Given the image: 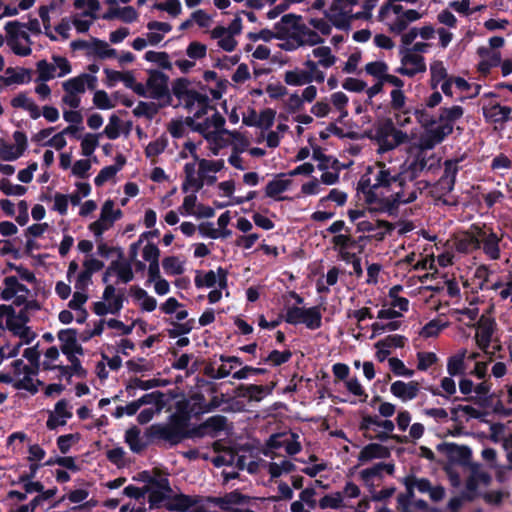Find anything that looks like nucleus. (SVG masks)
<instances>
[{
  "mask_svg": "<svg viewBox=\"0 0 512 512\" xmlns=\"http://www.w3.org/2000/svg\"><path fill=\"white\" fill-rule=\"evenodd\" d=\"M463 114L464 109L459 105L442 108L437 119H433L423 109L415 111V116L424 131L415 145L417 151L407 171L416 175L418 172L430 171L439 166L440 159L429 150L442 143L453 132L454 123Z\"/></svg>",
  "mask_w": 512,
  "mask_h": 512,
  "instance_id": "nucleus-1",
  "label": "nucleus"
},
{
  "mask_svg": "<svg viewBox=\"0 0 512 512\" xmlns=\"http://www.w3.org/2000/svg\"><path fill=\"white\" fill-rule=\"evenodd\" d=\"M277 38L282 40L280 48L294 51L303 46H316L322 44L324 39L308 25L301 22V17L295 14H286L276 24Z\"/></svg>",
  "mask_w": 512,
  "mask_h": 512,
  "instance_id": "nucleus-2",
  "label": "nucleus"
},
{
  "mask_svg": "<svg viewBox=\"0 0 512 512\" xmlns=\"http://www.w3.org/2000/svg\"><path fill=\"white\" fill-rule=\"evenodd\" d=\"M40 365L45 371H57V377L71 379L73 376L84 378L87 374L79 358L64 356L56 346L48 347L43 352Z\"/></svg>",
  "mask_w": 512,
  "mask_h": 512,
  "instance_id": "nucleus-3",
  "label": "nucleus"
},
{
  "mask_svg": "<svg viewBox=\"0 0 512 512\" xmlns=\"http://www.w3.org/2000/svg\"><path fill=\"white\" fill-rule=\"evenodd\" d=\"M394 161H378L373 166L368 167L367 172L362 176L360 185L363 189L370 188H392L397 184L400 177L406 170L401 169Z\"/></svg>",
  "mask_w": 512,
  "mask_h": 512,
  "instance_id": "nucleus-4",
  "label": "nucleus"
},
{
  "mask_svg": "<svg viewBox=\"0 0 512 512\" xmlns=\"http://www.w3.org/2000/svg\"><path fill=\"white\" fill-rule=\"evenodd\" d=\"M422 16L417 10L404 9L402 5L388 1L380 8L378 18L389 32L399 35L410 23L418 21Z\"/></svg>",
  "mask_w": 512,
  "mask_h": 512,
  "instance_id": "nucleus-5",
  "label": "nucleus"
},
{
  "mask_svg": "<svg viewBox=\"0 0 512 512\" xmlns=\"http://www.w3.org/2000/svg\"><path fill=\"white\" fill-rule=\"evenodd\" d=\"M371 133L372 140L378 145V152L393 150L410 141V136L390 119L378 122Z\"/></svg>",
  "mask_w": 512,
  "mask_h": 512,
  "instance_id": "nucleus-6",
  "label": "nucleus"
},
{
  "mask_svg": "<svg viewBox=\"0 0 512 512\" xmlns=\"http://www.w3.org/2000/svg\"><path fill=\"white\" fill-rule=\"evenodd\" d=\"M25 312L15 313L12 306L0 305V328L7 329L21 339V344H29L36 338V333L26 325Z\"/></svg>",
  "mask_w": 512,
  "mask_h": 512,
  "instance_id": "nucleus-7",
  "label": "nucleus"
},
{
  "mask_svg": "<svg viewBox=\"0 0 512 512\" xmlns=\"http://www.w3.org/2000/svg\"><path fill=\"white\" fill-rule=\"evenodd\" d=\"M97 77L90 74H79L62 82L64 91L62 103L72 109H77L81 103V96L86 89L94 90L97 86Z\"/></svg>",
  "mask_w": 512,
  "mask_h": 512,
  "instance_id": "nucleus-8",
  "label": "nucleus"
},
{
  "mask_svg": "<svg viewBox=\"0 0 512 512\" xmlns=\"http://www.w3.org/2000/svg\"><path fill=\"white\" fill-rule=\"evenodd\" d=\"M415 175L405 171L397 184L392 188L391 194L387 197L388 202L393 204H407L417 199L428 188L425 181H414Z\"/></svg>",
  "mask_w": 512,
  "mask_h": 512,
  "instance_id": "nucleus-9",
  "label": "nucleus"
},
{
  "mask_svg": "<svg viewBox=\"0 0 512 512\" xmlns=\"http://www.w3.org/2000/svg\"><path fill=\"white\" fill-rule=\"evenodd\" d=\"M357 4L358 0H334L324 11V15L336 28L346 29L353 19H361L368 14L367 12L354 13Z\"/></svg>",
  "mask_w": 512,
  "mask_h": 512,
  "instance_id": "nucleus-10",
  "label": "nucleus"
},
{
  "mask_svg": "<svg viewBox=\"0 0 512 512\" xmlns=\"http://www.w3.org/2000/svg\"><path fill=\"white\" fill-rule=\"evenodd\" d=\"M105 284L102 300L94 303L93 311L98 316L119 314L125 301L124 290L116 288L110 282Z\"/></svg>",
  "mask_w": 512,
  "mask_h": 512,
  "instance_id": "nucleus-11",
  "label": "nucleus"
},
{
  "mask_svg": "<svg viewBox=\"0 0 512 512\" xmlns=\"http://www.w3.org/2000/svg\"><path fill=\"white\" fill-rule=\"evenodd\" d=\"M0 296L4 301L12 300L17 306L25 304L27 309L39 308L37 302L28 301L30 290L20 283L15 276H9L4 279L3 288L0 290Z\"/></svg>",
  "mask_w": 512,
  "mask_h": 512,
  "instance_id": "nucleus-12",
  "label": "nucleus"
},
{
  "mask_svg": "<svg viewBox=\"0 0 512 512\" xmlns=\"http://www.w3.org/2000/svg\"><path fill=\"white\" fill-rule=\"evenodd\" d=\"M37 367L26 364L22 359L13 361L11 365V375L13 378V387L16 389H24L35 393L40 384L37 376Z\"/></svg>",
  "mask_w": 512,
  "mask_h": 512,
  "instance_id": "nucleus-13",
  "label": "nucleus"
},
{
  "mask_svg": "<svg viewBox=\"0 0 512 512\" xmlns=\"http://www.w3.org/2000/svg\"><path fill=\"white\" fill-rule=\"evenodd\" d=\"M36 81L46 82L55 77H64L72 72V67L67 58L59 55L52 56V62L40 60L36 64Z\"/></svg>",
  "mask_w": 512,
  "mask_h": 512,
  "instance_id": "nucleus-14",
  "label": "nucleus"
},
{
  "mask_svg": "<svg viewBox=\"0 0 512 512\" xmlns=\"http://www.w3.org/2000/svg\"><path fill=\"white\" fill-rule=\"evenodd\" d=\"M286 321L290 324L303 323L309 329H317L321 326V313L317 307L308 309L293 306L287 309Z\"/></svg>",
  "mask_w": 512,
  "mask_h": 512,
  "instance_id": "nucleus-15",
  "label": "nucleus"
},
{
  "mask_svg": "<svg viewBox=\"0 0 512 512\" xmlns=\"http://www.w3.org/2000/svg\"><path fill=\"white\" fill-rule=\"evenodd\" d=\"M168 76L159 71H150L144 85L146 94L142 97H149L154 100H168L170 97L168 87Z\"/></svg>",
  "mask_w": 512,
  "mask_h": 512,
  "instance_id": "nucleus-16",
  "label": "nucleus"
},
{
  "mask_svg": "<svg viewBox=\"0 0 512 512\" xmlns=\"http://www.w3.org/2000/svg\"><path fill=\"white\" fill-rule=\"evenodd\" d=\"M185 149L189 151L192 159L197 161L203 184L205 181H207V183H213L215 181V177L210 176V174L221 171L224 167V161L200 158L197 154V146L193 142L185 143Z\"/></svg>",
  "mask_w": 512,
  "mask_h": 512,
  "instance_id": "nucleus-17",
  "label": "nucleus"
},
{
  "mask_svg": "<svg viewBox=\"0 0 512 512\" xmlns=\"http://www.w3.org/2000/svg\"><path fill=\"white\" fill-rule=\"evenodd\" d=\"M105 84L108 87H114L118 82H122L125 87L131 89L139 96L146 94L144 85L138 83L132 71H117L109 68L104 69Z\"/></svg>",
  "mask_w": 512,
  "mask_h": 512,
  "instance_id": "nucleus-18",
  "label": "nucleus"
},
{
  "mask_svg": "<svg viewBox=\"0 0 512 512\" xmlns=\"http://www.w3.org/2000/svg\"><path fill=\"white\" fill-rule=\"evenodd\" d=\"M360 428L370 433V438H376L381 441L389 439L395 425L391 420H382L377 416H365L362 419Z\"/></svg>",
  "mask_w": 512,
  "mask_h": 512,
  "instance_id": "nucleus-19",
  "label": "nucleus"
},
{
  "mask_svg": "<svg viewBox=\"0 0 512 512\" xmlns=\"http://www.w3.org/2000/svg\"><path fill=\"white\" fill-rule=\"evenodd\" d=\"M492 481L491 475L481 469L479 465L472 467V472L465 484V491L463 497L467 500H473L479 495L481 487H487Z\"/></svg>",
  "mask_w": 512,
  "mask_h": 512,
  "instance_id": "nucleus-20",
  "label": "nucleus"
},
{
  "mask_svg": "<svg viewBox=\"0 0 512 512\" xmlns=\"http://www.w3.org/2000/svg\"><path fill=\"white\" fill-rule=\"evenodd\" d=\"M406 489L414 492L418 490L420 493L428 494L429 498L434 502H439L445 497V489L443 486L438 484H432L426 478L412 477L406 479Z\"/></svg>",
  "mask_w": 512,
  "mask_h": 512,
  "instance_id": "nucleus-21",
  "label": "nucleus"
},
{
  "mask_svg": "<svg viewBox=\"0 0 512 512\" xmlns=\"http://www.w3.org/2000/svg\"><path fill=\"white\" fill-rule=\"evenodd\" d=\"M396 71L407 77H414L417 74L424 73L426 71L424 57L413 51L404 50L401 52L400 66Z\"/></svg>",
  "mask_w": 512,
  "mask_h": 512,
  "instance_id": "nucleus-22",
  "label": "nucleus"
},
{
  "mask_svg": "<svg viewBox=\"0 0 512 512\" xmlns=\"http://www.w3.org/2000/svg\"><path fill=\"white\" fill-rule=\"evenodd\" d=\"M112 277H116L117 283L127 284L134 279L132 265L127 260L112 261L103 273V283L111 281Z\"/></svg>",
  "mask_w": 512,
  "mask_h": 512,
  "instance_id": "nucleus-23",
  "label": "nucleus"
},
{
  "mask_svg": "<svg viewBox=\"0 0 512 512\" xmlns=\"http://www.w3.org/2000/svg\"><path fill=\"white\" fill-rule=\"evenodd\" d=\"M213 449L217 453L211 461L216 467H236L238 470H244L245 468V456L239 455L230 448H221V445L217 442L213 444Z\"/></svg>",
  "mask_w": 512,
  "mask_h": 512,
  "instance_id": "nucleus-24",
  "label": "nucleus"
},
{
  "mask_svg": "<svg viewBox=\"0 0 512 512\" xmlns=\"http://www.w3.org/2000/svg\"><path fill=\"white\" fill-rule=\"evenodd\" d=\"M152 486H146L150 508L165 507L169 499L171 488L166 477H160Z\"/></svg>",
  "mask_w": 512,
  "mask_h": 512,
  "instance_id": "nucleus-25",
  "label": "nucleus"
},
{
  "mask_svg": "<svg viewBox=\"0 0 512 512\" xmlns=\"http://www.w3.org/2000/svg\"><path fill=\"white\" fill-rule=\"evenodd\" d=\"M501 236L497 235L491 229L480 227L478 229V248L482 247L483 252L492 260L500 258L499 242Z\"/></svg>",
  "mask_w": 512,
  "mask_h": 512,
  "instance_id": "nucleus-26",
  "label": "nucleus"
},
{
  "mask_svg": "<svg viewBox=\"0 0 512 512\" xmlns=\"http://www.w3.org/2000/svg\"><path fill=\"white\" fill-rule=\"evenodd\" d=\"M60 350L64 356L79 358L84 354L83 347L78 343L77 333L74 329H62L57 333Z\"/></svg>",
  "mask_w": 512,
  "mask_h": 512,
  "instance_id": "nucleus-27",
  "label": "nucleus"
},
{
  "mask_svg": "<svg viewBox=\"0 0 512 512\" xmlns=\"http://www.w3.org/2000/svg\"><path fill=\"white\" fill-rule=\"evenodd\" d=\"M495 321L489 316L482 315L478 321V327L475 334L477 346L484 352L489 354L488 347L493 340L495 332Z\"/></svg>",
  "mask_w": 512,
  "mask_h": 512,
  "instance_id": "nucleus-28",
  "label": "nucleus"
},
{
  "mask_svg": "<svg viewBox=\"0 0 512 512\" xmlns=\"http://www.w3.org/2000/svg\"><path fill=\"white\" fill-rule=\"evenodd\" d=\"M187 125L195 132L200 133L203 137L218 128L225 125V118L218 112L213 111L210 115L202 120L187 119Z\"/></svg>",
  "mask_w": 512,
  "mask_h": 512,
  "instance_id": "nucleus-29",
  "label": "nucleus"
},
{
  "mask_svg": "<svg viewBox=\"0 0 512 512\" xmlns=\"http://www.w3.org/2000/svg\"><path fill=\"white\" fill-rule=\"evenodd\" d=\"M195 285L198 288L217 287L220 289H227V271L219 267L216 271L210 270L206 273H197L195 277Z\"/></svg>",
  "mask_w": 512,
  "mask_h": 512,
  "instance_id": "nucleus-30",
  "label": "nucleus"
},
{
  "mask_svg": "<svg viewBox=\"0 0 512 512\" xmlns=\"http://www.w3.org/2000/svg\"><path fill=\"white\" fill-rule=\"evenodd\" d=\"M202 499L199 496H189L184 494H173L171 491L168 501L166 502V509L170 511L186 512L196 510Z\"/></svg>",
  "mask_w": 512,
  "mask_h": 512,
  "instance_id": "nucleus-31",
  "label": "nucleus"
},
{
  "mask_svg": "<svg viewBox=\"0 0 512 512\" xmlns=\"http://www.w3.org/2000/svg\"><path fill=\"white\" fill-rule=\"evenodd\" d=\"M420 390L421 384L416 380L408 382L398 380L393 382L390 386L391 394L402 402L414 400L419 395Z\"/></svg>",
  "mask_w": 512,
  "mask_h": 512,
  "instance_id": "nucleus-32",
  "label": "nucleus"
},
{
  "mask_svg": "<svg viewBox=\"0 0 512 512\" xmlns=\"http://www.w3.org/2000/svg\"><path fill=\"white\" fill-rule=\"evenodd\" d=\"M208 34L210 39L216 43L217 47L225 52H233L238 45L236 37L222 25L215 26Z\"/></svg>",
  "mask_w": 512,
  "mask_h": 512,
  "instance_id": "nucleus-33",
  "label": "nucleus"
},
{
  "mask_svg": "<svg viewBox=\"0 0 512 512\" xmlns=\"http://www.w3.org/2000/svg\"><path fill=\"white\" fill-rule=\"evenodd\" d=\"M231 133L232 132L225 129V125H221V128L210 133L208 132V134L203 137L207 141L208 149L212 155L217 156L221 149L230 144Z\"/></svg>",
  "mask_w": 512,
  "mask_h": 512,
  "instance_id": "nucleus-34",
  "label": "nucleus"
},
{
  "mask_svg": "<svg viewBox=\"0 0 512 512\" xmlns=\"http://www.w3.org/2000/svg\"><path fill=\"white\" fill-rule=\"evenodd\" d=\"M132 299L142 312H153L157 308V300L140 286H131L129 289Z\"/></svg>",
  "mask_w": 512,
  "mask_h": 512,
  "instance_id": "nucleus-35",
  "label": "nucleus"
},
{
  "mask_svg": "<svg viewBox=\"0 0 512 512\" xmlns=\"http://www.w3.org/2000/svg\"><path fill=\"white\" fill-rule=\"evenodd\" d=\"M479 226H473L470 231L458 235L454 239V248L461 253H470L478 249V229Z\"/></svg>",
  "mask_w": 512,
  "mask_h": 512,
  "instance_id": "nucleus-36",
  "label": "nucleus"
},
{
  "mask_svg": "<svg viewBox=\"0 0 512 512\" xmlns=\"http://www.w3.org/2000/svg\"><path fill=\"white\" fill-rule=\"evenodd\" d=\"M184 175L183 191L187 192L190 189L198 191L203 187L197 161L193 160V162H188L184 165Z\"/></svg>",
  "mask_w": 512,
  "mask_h": 512,
  "instance_id": "nucleus-37",
  "label": "nucleus"
},
{
  "mask_svg": "<svg viewBox=\"0 0 512 512\" xmlns=\"http://www.w3.org/2000/svg\"><path fill=\"white\" fill-rule=\"evenodd\" d=\"M72 417V413L69 410L68 402L65 399L58 401L54 407V410L50 413L47 420V427L51 430L58 426H63L67 423V420Z\"/></svg>",
  "mask_w": 512,
  "mask_h": 512,
  "instance_id": "nucleus-38",
  "label": "nucleus"
},
{
  "mask_svg": "<svg viewBox=\"0 0 512 512\" xmlns=\"http://www.w3.org/2000/svg\"><path fill=\"white\" fill-rule=\"evenodd\" d=\"M10 104L15 109L26 111L32 119H38L41 115L39 106L27 93L21 92L11 98Z\"/></svg>",
  "mask_w": 512,
  "mask_h": 512,
  "instance_id": "nucleus-39",
  "label": "nucleus"
},
{
  "mask_svg": "<svg viewBox=\"0 0 512 512\" xmlns=\"http://www.w3.org/2000/svg\"><path fill=\"white\" fill-rule=\"evenodd\" d=\"M438 450L445 454L451 461L465 463L471 457V450L466 446L454 443L438 445Z\"/></svg>",
  "mask_w": 512,
  "mask_h": 512,
  "instance_id": "nucleus-40",
  "label": "nucleus"
},
{
  "mask_svg": "<svg viewBox=\"0 0 512 512\" xmlns=\"http://www.w3.org/2000/svg\"><path fill=\"white\" fill-rule=\"evenodd\" d=\"M149 32L146 34L148 37L149 45L155 46L159 44L166 34L172 30V26L167 22L150 21L147 24Z\"/></svg>",
  "mask_w": 512,
  "mask_h": 512,
  "instance_id": "nucleus-41",
  "label": "nucleus"
},
{
  "mask_svg": "<svg viewBox=\"0 0 512 512\" xmlns=\"http://www.w3.org/2000/svg\"><path fill=\"white\" fill-rule=\"evenodd\" d=\"M458 171L457 162L446 161L444 174L436 184V189L441 190L443 193L450 192L455 183V177Z\"/></svg>",
  "mask_w": 512,
  "mask_h": 512,
  "instance_id": "nucleus-42",
  "label": "nucleus"
},
{
  "mask_svg": "<svg viewBox=\"0 0 512 512\" xmlns=\"http://www.w3.org/2000/svg\"><path fill=\"white\" fill-rule=\"evenodd\" d=\"M263 468L268 472L271 478H278L295 470V465L286 458L279 461L271 460L263 464Z\"/></svg>",
  "mask_w": 512,
  "mask_h": 512,
  "instance_id": "nucleus-43",
  "label": "nucleus"
},
{
  "mask_svg": "<svg viewBox=\"0 0 512 512\" xmlns=\"http://www.w3.org/2000/svg\"><path fill=\"white\" fill-rule=\"evenodd\" d=\"M467 349H460L447 360V372L450 376L463 375L466 372Z\"/></svg>",
  "mask_w": 512,
  "mask_h": 512,
  "instance_id": "nucleus-44",
  "label": "nucleus"
},
{
  "mask_svg": "<svg viewBox=\"0 0 512 512\" xmlns=\"http://www.w3.org/2000/svg\"><path fill=\"white\" fill-rule=\"evenodd\" d=\"M160 311L165 315H175L177 320H185L188 317V311L184 305L180 303L175 297H169L159 306Z\"/></svg>",
  "mask_w": 512,
  "mask_h": 512,
  "instance_id": "nucleus-45",
  "label": "nucleus"
},
{
  "mask_svg": "<svg viewBox=\"0 0 512 512\" xmlns=\"http://www.w3.org/2000/svg\"><path fill=\"white\" fill-rule=\"evenodd\" d=\"M6 77L2 78L6 86L24 84L31 81V71L23 67H9L5 71Z\"/></svg>",
  "mask_w": 512,
  "mask_h": 512,
  "instance_id": "nucleus-46",
  "label": "nucleus"
},
{
  "mask_svg": "<svg viewBox=\"0 0 512 512\" xmlns=\"http://www.w3.org/2000/svg\"><path fill=\"white\" fill-rule=\"evenodd\" d=\"M88 300V294L86 291L76 290L72 299L68 302V307L76 313V320L78 322H83L87 317V311L85 309V304Z\"/></svg>",
  "mask_w": 512,
  "mask_h": 512,
  "instance_id": "nucleus-47",
  "label": "nucleus"
},
{
  "mask_svg": "<svg viewBox=\"0 0 512 512\" xmlns=\"http://www.w3.org/2000/svg\"><path fill=\"white\" fill-rule=\"evenodd\" d=\"M389 455L388 449L380 444L372 443L365 446L359 453L358 461L363 464L373 459L386 458Z\"/></svg>",
  "mask_w": 512,
  "mask_h": 512,
  "instance_id": "nucleus-48",
  "label": "nucleus"
},
{
  "mask_svg": "<svg viewBox=\"0 0 512 512\" xmlns=\"http://www.w3.org/2000/svg\"><path fill=\"white\" fill-rule=\"evenodd\" d=\"M450 313L452 317L464 325L471 326L478 318L479 309L474 303H470L468 307L452 309Z\"/></svg>",
  "mask_w": 512,
  "mask_h": 512,
  "instance_id": "nucleus-49",
  "label": "nucleus"
},
{
  "mask_svg": "<svg viewBox=\"0 0 512 512\" xmlns=\"http://www.w3.org/2000/svg\"><path fill=\"white\" fill-rule=\"evenodd\" d=\"M291 184V179L288 178L286 174H281L266 185L265 194L270 198H277L278 195L285 192Z\"/></svg>",
  "mask_w": 512,
  "mask_h": 512,
  "instance_id": "nucleus-50",
  "label": "nucleus"
},
{
  "mask_svg": "<svg viewBox=\"0 0 512 512\" xmlns=\"http://www.w3.org/2000/svg\"><path fill=\"white\" fill-rule=\"evenodd\" d=\"M162 394L160 392H153L149 394L143 395L141 398L130 402L126 406H124L125 414L132 416L134 415L140 407L143 405L155 404L158 405L161 401Z\"/></svg>",
  "mask_w": 512,
  "mask_h": 512,
  "instance_id": "nucleus-51",
  "label": "nucleus"
},
{
  "mask_svg": "<svg viewBox=\"0 0 512 512\" xmlns=\"http://www.w3.org/2000/svg\"><path fill=\"white\" fill-rule=\"evenodd\" d=\"M126 160L122 155L116 157L114 165L106 166L101 169L99 174L95 177V184L97 186L103 185L105 182L111 180L122 169Z\"/></svg>",
  "mask_w": 512,
  "mask_h": 512,
  "instance_id": "nucleus-52",
  "label": "nucleus"
},
{
  "mask_svg": "<svg viewBox=\"0 0 512 512\" xmlns=\"http://www.w3.org/2000/svg\"><path fill=\"white\" fill-rule=\"evenodd\" d=\"M152 433L155 437L175 445L180 442L182 436L180 432L170 425L152 426Z\"/></svg>",
  "mask_w": 512,
  "mask_h": 512,
  "instance_id": "nucleus-53",
  "label": "nucleus"
},
{
  "mask_svg": "<svg viewBox=\"0 0 512 512\" xmlns=\"http://www.w3.org/2000/svg\"><path fill=\"white\" fill-rule=\"evenodd\" d=\"M312 55L317 59L318 64L323 68H330L336 63V56L332 54L331 48L321 44L316 45L312 50Z\"/></svg>",
  "mask_w": 512,
  "mask_h": 512,
  "instance_id": "nucleus-54",
  "label": "nucleus"
},
{
  "mask_svg": "<svg viewBox=\"0 0 512 512\" xmlns=\"http://www.w3.org/2000/svg\"><path fill=\"white\" fill-rule=\"evenodd\" d=\"M7 43L24 40V42H30L29 34L23 30V24L18 21H10L5 27Z\"/></svg>",
  "mask_w": 512,
  "mask_h": 512,
  "instance_id": "nucleus-55",
  "label": "nucleus"
},
{
  "mask_svg": "<svg viewBox=\"0 0 512 512\" xmlns=\"http://www.w3.org/2000/svg\"><path fill=\"white\" fill-rule=\"evenodd\" d=\"M284 82L290 86H302L313 82V80L304 69L296 68L284 73Z\"/></svg>",
  "mask_w": 512,
  "mask_h": 512,
  "instance_id": "nucleus-56",
  "label": "nucleus"
},
{
  "mask_svg": "<svg viewBox=\"0 0 512 512\" xmlns=\"http://www.w3.org/2000/svg\"><path fill=\"white\" fill-rule=\"evenodd\" d=\"M91 50L90 54L100 58V59H109L116 58L117 51L110 47V45L102 40L93 38L91 40Z\"/></svg>",
  "mask_w": 512,
  "mask_h": 512,
  "instance_id": "nucleus-57",
  "label": "nucleus"
},
{
  "mask_svg": "<svg viewBox=\"0 0 512 512\" xmlns=\"http://www.w3.org/2000/svg\"><path fill=\"white\" fill-rule=\"evenodd\" d=\"M194 326V320L189 319L187 321L177 320L173 318L170 321V328L167 329L168 336L170 338H178L180 336L190 333Z\"/></svg>",
  "mask_w": 512,
  "mask_h": 512,
  "instance_id": "nucleus-58",
  "label": "nucleus"
},
{
  "mask_svg": "<svg viewBox=\"0 0 512 512\" xmlns=\"http://www.w3.org/2000/svg\"><path fill=\"white\" fill-rule=\"evenodd\" d=\"M344 502H345L344 499L342 498L340 493L337 491V492H333V493L326 494L325 496H323L319 500L318 505L321 509H336V510L344 511V510L348 509L347 505H345Z\"/></svg>",
  "mask_w": 512,
  "mask_h": 512,
  "instance_id": "nucleus-59",
  "label": "nucleus"
},
{
  "mask_svg": "<svg viewBox=\"0 0 512 512\" xmlns=\"http://www.w3.org/2000/svg\"><path fill=\"white\" fill-rule=\"evenodd\" d=\"M430 74V85L433 89H436L439 86V84H441L450 77L443 62L438 60L433 61L431 63Z\"/></svg>",
  "mask_w": 512,
  "mask_h": 512,
  "instance_id": "nucleus-60",
  "label": "nucleus"
},
{
  "mask_svg": "<svg viewBox=\"0 0 512 512\" xmlns=\"http://www.w3.org/2000/svg\"><path fill=\"white\" fill-rule=\"evenodd\" d=\"M287 436V433H279L273 434L269 437L266 447L263 451L264 455L268 457L270 460H274L277 458L276 450L283 448L284 440Z\"/></svg>",
  "mask_w": 512,
  "mask_h": 512,
  "instance_id": "nucleus-61",
  "label": "nucleus"
},
{
  "mask_svg": "<svg viewBox=\"0 0 512 512\" xmlns=\"http://www.w3.org/2000/svg\"><path fill=\"white\" fill-rule=\"evenodd\" d=\"M239 389L242 391L241 396L254 401L262 400L264 396L268 395L271 392L270 388L263 385L241 386Z\"/></svg>",
  "mask_w": 512,
  "mask_h": 512,
  "instance_id": "nucleus-62",
  "label": "nucleus"
},
{
  "mask_svg": "<svg viewBox=\"0 0 512 512\" xmlns=\"http://www.w3.org/2000/svg\"><path fill=\"white\" fill-rule=\"evenodd\" d=\"M249 500L250 498L248 496H245L237 491H233L225 494L223 497H220L216 503L222 509H230L232 505L247 504Z\"/></svg>",
  "mask_w": 512,
  "mask_h": 512,
  "instance_id": "nucleus-63",
  "label": "nucleus"
},
{
  "mask_svg": "<svg viewBox=\"0 0 512 512\" xmlns=\"http://www.w3.org/2000/svg\"><path fill=\"white\" fill-rule=\"evenodd\" d=\"M162 266L166 274L181 275L185 270V262L177 256H168L162 260Z\"/></svg>",
  "mask_w": 512,
  "mask_h": 512,
  "instance_id": "nucleus-64",
  "label": "nucleus"
}]
</instances>
